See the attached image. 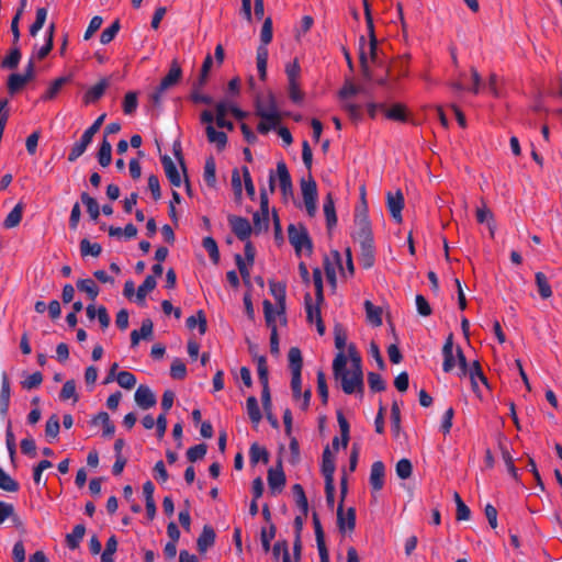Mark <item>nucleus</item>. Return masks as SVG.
<instances>
[{
    "label": "nucleus",
    "mask_w": 562,
    "mask_h": 562,
    "mask_svg": "<svg viewBox=\"0 0 562 562\" xmlns=\"http://www.w3.org/2000/svg\"><path fill=\"white\" fill-rule=\"evenodd\" d=\"M207 451V446L205 443H199L196 446H193L187 450V459L190 462H196L199 460H202Z\"/></svg>",
    "instance_id": "4d7b16f0"
},
{
    "label": "nucleus",
    "mask_w": 562,
    "mask_h": 562,
    "mask_svg": "<svg viewBox=\"0 0 562 562\" xmlns=\"http://www.w3.org/2000/svg\"><path fill=\"white\" fill-rule=\"evenodd\" d=\"M10 380L5 372L1 375V390H0V414L5 417L10 406Z\"/></svg>",
    "instance_id": "a211bd4d"
},
{
    "label": "nucleus",
    "mask_w": 562,
    "mask_h": 562,
    "mask_svg": "<svg viewBox=\"0 0 562 562\" xmlns=\"http://www.w3.org/2000/svg\"><path fill=\"white\" fill-rule=\"evenodd\" d=\"M292 491L295 497L296 506L301 509L304 516H307L308 512V502L304 492V488L301 484H294L292 486Z\"/></svg>",
    "instance_id": "79ce46f5"
},
{
    "label": "nucleus",
    "mask_w": 562,
    "mask_h": 562,
    "mask_svg": "<svg viewBox=\"0 0 562 562\" xmlns=\"http://www.w3.org/2000/svg\"><path fill=\"white\" fill-rule=\"evenodd\" d=\"M120 29H121L120 21L115 20L109 27H106L105 30L102 31L101 36H100V42L104 45L109 44L110 42H112L114 40V37L119 33Z\"/></svg>",
    "instance_id": "13d9d810"
},
{
    "label": "nucleus",
    "mask_w": 562,
    "mask_h": 562,
    "mask_svg": "<svg viewBox=\"0 0 562 562\" xmlns=\"http://www.w3.org/2000/svg\"><path fill=\"white\" fill-rule=\"evenodd\" d=\"M102 251V247L98 243H90L87 238L80 241V252L85 256L98 257Z\"/></svg>",
    "instance_id": "3c124183"
},
{
    "label": "nucleus",
    "mask_w": 562,
    "mask_h": 562,
    "mask_svg": "<svg viewBox=\"0 0 562 562\" xmlns=\"http://www.w3.org/2000/svg\"><path fill=\"white\" fill-rule=\"evenodd\" d=\"M413 472V465L412 462L408 459H401L396 463V474L400 479L406 480L411 477Z\"/></svg>",
    "instance_id": "69168bd1"
},
{
    "label": "nucleus",
    "mask_w": 562,
    "mask_h": 562,
    "mask_svg": "<svg viewBox=\"0 0 562 562\" xmlns=\"http://www.w3.org/2000/svg\"><path fill=\"white\" fill-rule=\"evenodd\" d=\"M256 115L261 117L263 121L271 123V125H278L281 116L278 110L276 97L272 92L267 95V105L263 104L261 97L257 95L255 100Z\"/></svg>",
    "instance_id": "f03ea898"
},
{
    "label": "nucleus",
    "mask_w": 562,
    "mask_h": 562,
    "mask_svg": "<svg viewBox=\"0 0 562 562\" xmlns=\"http://www.w3.org/2000/svg\"><path fill=\"white\" fill-rule=\"evenodd\" d=\"M91 424L97 426V425H102L103 427V437H112L115 432V426L114 424L111 422L110 419V416L106 412H100L98 415H95L92 420H91Z\"/></svg>",
    "instance_id": "5701e85b"
},
{
    "label": "nucleus",
    "mask_w": 562,
    "mask_h": 562,
    "mask_svg": "<svg viewBox=\"0 0 562 562\" xmlns=\"http://www.w3.org/2000/svg\"><path fill=\"white\" fill-rule=\"evenodd\" d=\"M109 86V79L102 78L97 85L88 89L83 95L85 104L95 103L99 101L103 97Z\"/></svg>",
    "instance_id": "dca6fc26"
},
{
    "label": "nucleus",
    "mask_w": 562,
    "mask_h": 562,
    "mask_svg": "<svg viewBox=\"0 0 562 562\" xmlns=\"http://www.w3.org/2000/svg\"><path fill=\"white\" fill-rule=\"evenodd\" d=\"M355 227L352 236L358 243L372 241L374 239L366 206L356 214Z\"/></svg>",
    "instance_id": "20e7f679"
},
{
    "label": "nucleus",
    "mask_w": 562,
    "mask_h": 562,
    "mask_svg": "<svg viewBox=\"0 0 562 562\" xmlns=\"http://www.w3.org/2000/svg\"><path fill=\"white\" fill-rule=\"evenodd\" d=\"M228 223L239 240L245 241L248 239L251 234V225L247 218L232 215L228 217Z\"/></svg>",
    "instance_id": "6e6552de"
},
{
    "label": "nucleus",
    "mask_w": 562,
    "mask_h": 562,
    "mask_svg": "<svg viewBox=\"0 0 562 562\" xmlns=\"http://www.w3.org/2000/svg\"><path fill=\"white\" fill-rule=\"evenodd\" d=\"M476 221L480 224L486 223L491 235L492 236L494 235V229H495L494 215L484 202H483L482 207L476 209Z\"/></svg>",
    "instance_id": "c756f323"
},
{
    "label": "nucleus",
    "mask_w": 562,
    "mask_h": 562,
    "mask_svg": "<svg viewBox=\"0 0 562 562\" xmlns=\"http://www.w3.org/2000/svg\"><path fill=\"white\" fill-rule=\"evenodd\" d=\"M360 245V255H359V261L360 265L366 268L370 269L373 267L375 262V247H374V239L372 241H361Z\"/></svg>",
    "instance_id": "4468645a"
},
{
    "label": "nucleus",
    "mask_w": 562,
    "mask_h": 562,
    "mask_svg": "<svg viewBox=\"0 0 562 562\" xmlns=\"http://www.w3.org/2000/svg\"><path fill=\"white\" fill-rule=\"evenodd\" d=\"M347 357L344 351H339L334 361H333V372L335 379H339L341 381V385L344 384V376L349 375V371L346 369Z\"/></svg>",
    "instance_id": "b1692460"
},
{
    "label": "nucleus",
    "mask_w": 562,
    "mask_h": 562,
    "mask_svg": "<svg viewBox=\"0 0 562 562\" xmlns=\"http://www.w3.org/2000/svg\"><path fill=\"white\" fill-rule=\"evenodd\" d=\"M364 310L368 321L374 326L382 325V310L372 304L371 301H364Z\"/></svg>",
    "instance_id": "4c0bfd02"
},
{
    "label": "nucleus",
    "mask_w": 562,
    "mask_h": 562,
    "mask_svg": "<svg viewBox=\"0 0 562 562\" xmlns=\"http://www.w3.org/2000/svg\"><path fill=\"white\" fill-rule=\"evenodd\" d=\"M205 131L209 142L216 144L218 149H223L226 146L227 136L224 132L216 131L212 125H207Z\"/></svg>",
    "instance_id": "ea45409f"
},
{
    "label": "nucleus",
    "mask_w": 562,
    "mask_h": 562,
    "mask_svg": "<svg viewBox=\"0 0 562 562\" xmlns=\"http://www.w3.org/2000/svg\"><path fill=\"white\" fill-rule=\"evenodd\" d=\"M288 358H289V367L291 370V374L301 373L302 366H303L301 350L297 347L290 348Z\"/></svg>",
    "instance_id": "2f4dec72"
},
{
    "label": "nucleus",
    "mask_w": 562,
    "mask_h": 562,
    "mask_svg": "<svg viewBox=\"0 0 562 562\" xmlns=\"http://www.w3.org/2000/svg\"><path fill=\"white\" fill-rule=\"evenodd\" d=\"M23 210L24 204L19 202L4 218L3 227L7 229L16 227L22 221Z\"/></svg>",
    "instance_id": "393cba45"
},
{
    "label": "nucleus",
    "mask_w": 562,
    "mask_h": 562,
    "mask_svg": "<svg viewBox=\"0 0 562 562\" xmlns=\"http://www.w3.org/2000/svg\"><path fill=\"white\" fill-rule=\"evenodd\" d=\"M170 375L176 380H183L187 375V367L180 359H175L170 367Z\"/></svg>",
    "instance_id": "774afa93"
},
{
    "label": "nucleus",
    "mask_w": 562,
    "mask_h": 562,
    "mask_svg": "<svg viewBox=\"0 0 562 562\" xmlns=\"http://www.w3.org/2000/svg\"><path fill=\"white\" fill-rule=\"evenodd\" d=\"M0 488L7 492H18L20 488L19 483L13 480L4 470L0 467Z\"/></svg>",
    "instance_id": "8fccbe9b"
},
{
    "label": "nucleus",
    "mask_w": 562,
    "mask_h": 562,
    "mask_svg": "<svg viewBox=\"0 0 562 562\" xmlns=\"http://www.w3.org/2000/svg\"><path fill=\"white\" fill-rule=\"evenodd\" d=\"M270 291L277 303L274 314L283 315L285 313V283H270Z\"/></svg>",
    "instance_id": "4be33fe9"
},
{
    "label": "nucleus",
    "mask_w": 562,
    "mask_h": 562,
    "mask_svg": "<svg viewBox=\"0 0 562 562\" xmlns=\"http://www.w3.org/2000/svg\"><path fill=\"white\" fill-rule=\"evenodd\" d=\"M277 176L279 179V186L282 194L284 196L293 194V186L290 172L284 161H279L277 164Z\"/></svg>",
    "instance_id": "9b49d317"
},
{
    "label": "nucleus",
    "mask_w": 562,
    "mask_h": 562,
    "mask_svg": "<svg viewBox=\"0 0 562 562\" xmlns=\"http://www.w3.org/2000/svg\"><path fill=\"white\" fill-rule=\"evenodd\" d=\"M25 85L26 81L20 74H11L8 78V91L11 95L18 93Z\"/></svg>",
    "instance_id": "6e6d98bb"
},
{
    "label": "nucleus",
    "mask_w": 562,
    "mask_h": 562,
    "mask_svg": "<svg viewBox=\"0 0 562 562\" xmlns=\"http://www.w3.org/2000/svg\"><path fill=\"white\" fill-rule=\"evenodd\" d=\"M384 477H385V467L382 461H375L371 465V472H370V485L372 486L373 491L378 492L381 491L384 486Z\"/></svg>",
    "instance_id": "2eb2a0df"
},
{
    "label": "nucleus",
    "mask_w": 562,
    "mask_h": 562,
    "mask_svg": "<svg viewBox=\"0 0 562 562\" xmlns=\"http://www.w3.org/2000/svg\"><path fill=\"white\" fill-rule=\"evenodd\" d=\"M257 360V371L260 384L269 386V371L267 366V359L265 356H255Z\"/></svg>",
    "instance_id": "49530a36"
},
{
    "label": "nucleus",
    "mask_w": 562,
    "mask_h": 562,
    "mask_svg": "<svg viewBox=\"0 0 562 562\" xmlns=\"http://www.w3.org/2000/svg\"><path fill=\"white\" fill-rule=\"evenodd\" d=\"M47 16V9L46 8H38L36 10V18L33 24L30 26V34L32 36H35L38 31L44 26V23L46 21Z\"/></svg>",
    "instance_id": "bf43d9fd"
},
{
    "label": "nucleus",
    "mask_w": 562,
    "mask_h": 562,
    "mask_svg": "<svg viewBox=\"0 0 562 562\" xmlns=\"http://www.w3.org/2000/svg\"><path fill=\"white\" fill-rule=\"evenodd\" d=\"M5 443L8 448V452L10 456V460L12 463L15 461V453H16V445H15V437L12 431V423L9 419L7 424V430H5Z\"/></svg>",
    "instance_id": "de8ad7c7"
},
{
    "label": "nucleus",
    "mask_w": 562,
    "mask_h": 562,
    "mask_svg": "<svg viewBox=\"0 0 562 562\" xmlns=\"http://www.w3.org/2000/svg\"><path fill=\"white\" fill-rule=\"evenodd\" d=\"M408 60L409 55L402 56L392 64L391 68H389V72L396 74L394 80L406 77L408 75Z\"/></svg>",
    "instance_id": "f704fd0d"
},
{
    "label": "nucleus",
    "mask_w": 562,
    "mask_h": 562,
    "mask_svg": "<svg viewBox=\"0 0 562 562\" xmlns=\"http://www.w3.org/2000/svg\"><path fill=\"white\" fill-rule=\"evenodd\" d=\"M59 398L61 401H67L72 398L74 402L78 401V394L76 392V383L74 380H68L64 383L61 391L59 393Z\"/></svg>",
    "instance_id": "864d4df0"
},
{
    "label": "nucleus",
    "mask_w": 562,
    "mask_h": 562,
    "mask_svg": "<svg viewBox=\"0 0 562 562\" xmlns=\"http://www.w3.org/2000/svg\"><path fill=\"white\" fill-rule=\"evenodd\" d=\"M21 59V52L19 47H13L10 54L2 60V67L9 69H15Z\"/></svg>",
    "instance_id": "e2e57ef3"
},
{
    "label": "nucleus",
    "mask_w": 562,
    "mask_h": 562,
    "mask_svg": "<svg viewBox=\"0 0 562 562\" xmlns=\"http://www.w3.org/2000/svg\"><path fill=\"white\" fill-rule=\"evenodd\" d=\"M202 245L204 249L209 252L211 260L214 263H217L220 260V251L215 239L210 236L204 237L202 240Z\"/></svg>",
    "instance_id": "603ef678"
},
{
    "label": "nucleus",
    "mask_w": 562,
    "mask_h": 562,
    "mask_svg": "<svg viewBox=\"0 0 562 562\" xmlns=\"http://www.w3.org/2000/svg\"><path fill=\"white\" fill-rule=\"evenodd\" d=\"M97 158L102 167H108L112 161V145L105 136L100 145Z\"/></svg>",
    "instance_id": "473e14b6"
},
{
    "label": "nucleus",
    "mask_w": 562,
    "mask_h": 562,
    "mask_svg": "<svg viewBox=\"0 0 562 562\" xmlns=\"http://www.w3.org/2000/svg\"><path fill=\"white\" fill-rule=\"evenodd\" d=\"M257 69L259 74V78L261 80H266L267 78V63H268V48L263 45H260L257 48Z\"/></svg>",
    "instance_id": "e433bc0d"
},
{
    "label": "nucleus",
    "mask_w": 562,
    "mask_h": 562,
    "mask_svg": "<svg viewBox=\"0 0 562 562\" xmlns=\"http://www.w3.org/2000/svg\"><path fill=\"white\" fill-rule=\"evenodd\" d=\"M301 191L303 200L317 199V184L311 175L308 179L301 180Z\"/></svg>",
    "instance_id": "a19ab883"
},
{
    "label": "nucleus",
    "mask_w": 562,
    "mask_h": 562,
    "mask_svg": "<svg viewBox=\"0 0 562 562\" xmlns=\"http://www.w3.org/2000/svg\"><path fill=\"white\" fill-rule=\"evenodd\" d=\"M324 270L327 281H336L337 270H339L342 278H348L342 265L341 255L337 250L330 251V254L324 258Z\"/></svg>",
    "instance_id": "39448f33"
},
{
    "label": "nucleus",
    "mask_w": 562,
    "mask_h": 562,
    "mask_svg": "<svg viewBox=\"0 0 562 562\" xmlns=\"http://www.w3.org/2000/svg\"><path fill=\"white\" fill-rule=\"evenodd\" d=\"M161 164L166 173L167 179L173 187H180L181 186V177L177 169V166L172 161V159L165 155L161 157Z\"/></svg>",
    "instance_id": "6ab92c4d"
},
{
    "label": "nucleus",
    "mask_w": 562,
    "mask_h": 562,
    "mask_svg": "<svg viewBox=\"0 0 562 562\" xmlns=\"http://www.w3.org/2000/svg\"><path fill=\"white\" fill-rule=\"evenodd\" d=\"M268 485L272 492H281V490L285 485V474L282 470L281 459L278 460L276 469H269Z\"/></svg>",
    "instance_id": "f8f14e48"
},
{
    "label": "nucleus",
    "mask_w": 562,
    "mask_h": 562,
    "mask_svg": "<svg viewBox=\"0 0 562 562\" xmlns=\"http://www.w3.org/2000/svg\"><path fill=\"white\" fill-rule=\"evenodd\" d=\"M324 214L326 217V224L328 229H331L337 224V215L335 210V203L330 193L327 194L324 201Z\"/></svg>",
    "instance_id": "cd10ccee"
},
{
    "label": "nucleus",
    "mask_w": 562,
    "mask_h": 562,
    "mask_svg": "<svg viewBox=\"0 0 562 562\" xmlns=\"http://www.w3.org/2000/svg\"><path fill=\"white\" fill-rule=\"evenodd\" d=\"M115 379L119 385L126 390H132L136 384L135 375L128 371L119 372Z\"/></svg>",
    "instance_id": "052dcab7"
},
{
    "label": "nucleus",
    "mask_w": 562,
    "mask_h": 562,
    "mask_svg": "<svg viewBox=\"0 0 562 562\" xmlns=\"http://www.w3.org/2000/svg\"><path fill=\"white\" fill-rule=\"evenodd\" d=\"M203 178H204L205 183L210 188L215 187V184H216V164L212 156L205 160Z\"/></svg>",
    "instance_id": "c9c22d12"
},
{
    "label": "nucleus",
    "mask_w": 562,
    "mask_h": 562,
    "mask_svg": "<svg viewBox=\"0 0 562 562\" xmlns=\"http://www.w3.org/2000/svg\"><path fill=\"white\" fill-rule=\"evenodd\" d=\"M468 375L471 380V384H472V389L474 392L477 391L479 389V385H477V382L476 380L479 379L483 384H485L486 386H488L487 384V379L486 376L484 375L483 371H482V367L480 364L479 361H474L472 363V366L469 368L468 370Z\"/></svg>",
    "instance_id": "bb28decb"
},
{
    "label": "nucleus",
    "mask_w": 562,
    "mask_h": 562,
    "mask_svg": "<svg viewBox=\"0 0 562 562\" xmlns=\"http://www.w3.org/2000/svg\"><path fill=\"white\" fill-rule=\"evenodd\" d=\"M92 138L93 136L85 131L81 138L71 147L70 153L68 154V161L74 162L83 155L88 146L91 144Z\"/></svg>",
    "instance_id": "f3484780"
},
{
    "label": "nucleus",
    "mask_w": 562,
    "mask_h": 562,
    "mask_svg": "<svg viewBox=\"0 0 562 562\" xmlns=\"http://www.w3.org/2000/svg\"><path fill=\"white\" fill-rule=\"evenodd\" d=\"M442 355H443V363L442 369L445 372H450L454 366V357H453V342H452V335L448 337L446 340V344L442 348Z\"/></svg>",
    "instance_id": "a878e982"
},
{
    "label": "nucleus",
    "mask_w": 562,
    "mask_h": 562,
    "mask_svg": "<svg viewBox=\"0 0 562 562\" xmlns=\"http://www.w3.org/2000/svg\"><path fill=\"white\" fill-rule=\"evenodd\" d=\"M276 537V527L270 525L269 530L262 528L260 532V540L262 549L266 553L271 550V540Z\"/></svg>",
    "instance_id": "680f3d73"
},
{
    "label": "nucleus",
    "mask_w": 562,
    "mask_h": 562,
    "mask_svg": "<svg viewBox=\"0 0 562 562\" xmlns=\"http://www.w3.org/2000/svg\"><path fill=\"white\" fill-rule=\"evenodd\" d=\"M386 119L392 121L405 122L406 121V109L403 104L396 103L390 109L384 110Z\"/></svg>",
    "instance_id": "c03bdc74"
},
{
    "label": "nucleus",
    "mask_w": 562,
    "mask_h": 562,
    "mask_svg": "<svg viewBox=\"0 0 562 562\" xmlns=\"http://www.w3.org/2000/svg\"><path fill=\"white\" fill-rule=\"evenodd\" d=\"M86 527L82 524H78L74 527L72 532L66 536V543L68 548L75 550L79 547L80 541L85 537Z\"/></svg>",
    "instance_id": "7c9ffc66"
},
{
    "label": "nucleus",
    "mask_w": 562,
    "mask_h": 562,
    "mask_svg": "<svg viewBox=\"0 0 562 562\" xmlns=\"http://www.w3.org/2000/svg\"><path fill=\"white\" fill-rule=\"evenodd\" d=\"M59 418L56 414L52 415L45 425V435L47 438L56 439L59 434Z\"/></svg>",
    "instance_id": "5fc2aeb1"
},
{
    "label": "nucleus",
    "mask_w": 562,
    "mask_h": 562,
    "mask_svg": "<svg viewBox=\"0 0 562 562\" xmlns=\"http://www.w3.org/2000/svg\"><path fill=\"white\" fill-rule=\"evenodd\" d=\"M182 78V69L178 61L175 59L170 65L168 74L161 79L159 86L160 90H168L175 87Z\"/></svg>",
    "instance_id": "ddd939ff"
},
{
    "label": "nucleus",
    "mask_w": 562,
    "mask_h": 562,
    "mask_svg": "<svg viewBox=\"0 0 562 562\" xmlns=\"http://www.w3.org/2000/svg\"><path fill=\"white\" fill-rule=\"evenodd\" d=\"M335 469L336 467L334 456L329 447H326L322 456V473L325 481H334Z\"/></svg>",
    "instance_id": "aec40b11"
},
{
    "label": "nucleus",
    "mask_w": 562,
    "mask_h": 562,
    "mask_svg": "<svg viewBox=\"0 0 562 562\" xmlns=\"http://www.w3.org/2000/svg\"><path fill=\"white\" fill-rule=\"evenodd\" d=\"M136 404L143 408L148 409L156 405L157 398L149 386L140 384L134 395Z\"/></svg>",
    "instance_id": "9d476101"
},
{
    "label": "nucleus",
    "mask_w": 562,
    "mask_h": 562,
    "mask_svg": "<svg viewBox=\"0 0 562 562\" xmlns=\"http://www.w3.org/2000/svg\"><path fill=\"white\" fill-rule=\"evenodd\" d=\"M137 93L134 91H130L124 97L123 102V111L125 114L131 115L133 114L137 109Z\"/></svg>",
    "instance_id": "0e129e2a"
},
{
    "label": "nucleus",
    "mask_w": 562,
    "mask_h": 562,
    "mask_svg": "<svg viewBox=\"0 0 562 562\" xmlns=\"http://www.w3.org/2000/svg\"><path fill=\"white\" fill-rule=\"evenodd\" d=\"M246 409L250 422L258 425L262 419V415L258 405V401L255 396H249L246 401Z\"/></svg>",
    "instance_id": "72a5a7b5"
},
{
    "label": "nucleus",
    "mask_w": 562,
    "mask_h": 562,
    "mask_svg": "<svg viewBox=\"0 0 562 562\" xmlns=\"http://www.w3.org/2000/svg\"><path fill=\"white\" fill-rule=\"evenodd\" d=\"M263 314L265 319L267 323V326L271 329L270 335V351L273 355L279 353V337H278V330L276 325V316H274V308L270 301L266 300L263 301Z\"/></svg>",
    "instance_id": "423d86ee"
},
{
    "label": "nucleus",
    "mask_w": 562,
    "mask_h": 562,
    "mask_svg": "<svg viewBox=\"0 0 562 562\" xmlns=\"http://www.w3.org/2000/svg\"><path fill=\"white\" fill-rule=\"evenodd\" d=\"M215 537L216 536H215L214 529L211 526L205 525L203 527L201 535L199 536V538L196 540V547H198L199 552H201V553L206 552L207 549L214 544Z\"/></svg>",
    "instance_id": "412c9836"
},
{
    "label": "nucleus",
    "mask_w": 562,
    "mask_h": 562,
    "mask_svg": "<svg viewBox=\"0 0 562 562\" xmlns=\"http://www.w3.org/2000/svg\"><path fill=\"white\" fill-rule=\"evenodd\" d=\"M187 326L190 329H193L195 326L199 327V333L201 335L206 333L207 323L206 317L202 311H199L196 315H192L187 318Z\"/></svg>",
    "instance_id": "37998d69"
},
{
    "label": "nucleus",
    "mask_w": 562,
    "mask_h": 562,
    "mask_svg": "<svg viewBox=\"0 0 562 562\" xmlns=\"http://www.w3.org/2000/svg\"><path fill=\"white\" fill-rule=\"evenodd\" d=\"M387 209L391 216L397 222H402V210L404 207V196L398 190L396 193L387 192L386 194Z\"/></svg>",
    "instance_id": "1a4fd4ad"
},
{
    "label": "nucleus",
    "mask_w": 562,
    "mask_h": 562,
    "mask_svg": "<svg viewBox=\"0 0 562 562\" xmlns=\"http://www.w3.org/2000/svg\"><path fill=\"white\" fill-rule=\"evenodd\" d=\"M249 458L252 464L259 461L265 464L269 462V452L265 447H260L258 443H252L249 449Z\"/></svg>",
    "instance_id": "58836bf2"
},
{
    "label": "nucleus",
    "mask_w": 562,
    "mask_h": 562,
    "mask_svg": "<svg viewBox=\"0 0 562 562\" xmlns=\"http://www.w3.org/2000/svg\"><path fill=\"white\" fill-rule=\"evenodd\" d=\"M351 368L349 375L344 376L342 391L346 394L363 393V372L361 368V357L350 359Z\"/></svg>",
    "instance_id": "f257e3e1"
},
{
    "label": "nucleus",
    "mask_w": 562,
    "mask_h": 562,
    "mask_svg": "<svg viewBox=\"0 0 562 562\" xmlns=\"http://www.w3.org/2000/svg\"><path fill=\"white\" fill-rule=\"evenodd\" d=\"M67 81H68V78H66V77H60V78H57L56 80H54L50 83V86L48 87V89L46 90V92L42 95V100H44V101L53 100L58 94V92L60 91V89L64 87V85Z\"/></svg>",
    "instance_id": "09e8293b"
},
{
    "label": "nucleus",
    "mask_w": 562,
    "mask_h": 562,
    "mask_svg": "<svg viewBox=\"0 0 562 562\" xmlns=\"http://www.w3.org/2000/svg\"><path fill=\"white\" fill-rule=\"evenodd\" d=\"M368 383L372 392H383L386 387L382 376L375 372L368 373Z\"/></svg>",
    "instance_id": "338daca9"
},
{
    "label": "nucleus",
    "mask_w": 562,
    "mask_h": 562,
    "mask_svg": "<svg viewBox=\"0 0 562 562\" xmlns=\"http://www.w3.org/2000/svg\"><path fill=\"white\" fill-rule=\"evenodd\" d=\"M288 237L290 244L294 247L296 254L306 250L308 254L313 250V244L306 227L302 224H290L288 227Z\"/></svg>",
    "instance_id": "7ed1b4c3"
},
{
    "label": "nucleus",
    "mask_w": 562,
    "mask_h": 562,
    "mask_svg": "<svg viewBox=\"0 0 562 562\" xmlns=\"http://www.w3.org/2000/svg\"><path fill=\"white\" fill-rule=\"evenodd\" d=\"M360 48H359V60H360V67H361V71H362V75L363 77L367 79V80H371L372 79V74H371V70L369 69V66H368V58H367V53L364 50V47H366V38L364 36H360Z\"/></svg>",
    "instance_id": "a18cd8bd"
},
{
    "label": "nucleus",
    "mask_w": 562,
    "mask_h": 562,
    "mask_svg": "<svg viewBox=\"0 0 562 562\" xmlns=\"http://www.w3.org/2000/svg\"><path fill=\"white\" fill-rule=\"evenodd\" d=\"M337 526L340 532L353 531L356 527V509L349 507L345 514L342 501L337 508Z\"/></svg>",
    "instance_id": "0eeeda50"
},
{
    "label": "nucleus",
    "mask_w": 562,
    "mask_h": 562,
    "mask_svg": "<svg viewBox=\"0 0 562 562\" xmlns=\"http://www.w3.org/2000/svg\"><path fill=\"white\" fill-rule=\"evenodd\" d=\"M81 202L86 205L87 212L93 222H97L100 216V206L98 201L90 196L87 192L80 194Z\"/></svg>",
    "instance_id": "c85d7f7f"
}]
</instances>
